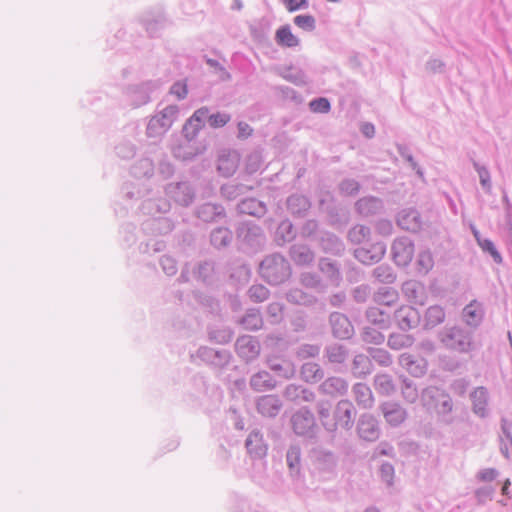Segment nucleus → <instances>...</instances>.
I'll return each instance as SVG.
<instances>
[{"instance_id":"nucleus-1","label":"nucleus","mask_w":512,"mask_h":512,"mask_svg":"<svg viewBox=\"0 0 512 512\" xmlns=\"http://www.w3.org/2000/svg\"><path fill=\"white\" fill-rule=\"evenodd\" d=\"M259 277L270 286L285 284L292 276L290 261L280 252L265 255L257 267Z\"/></svg>"},{"instance_id":"nucleus-2","label":"nucleus","mask_w":512,"mask_h":512,"mask_svg":"<svg viewBox=\"0 0 512 512\" xmlns=\"http://www.w3.org/2000/svg\"><path fill=\"white\" fill-rule=\"evenodd\" d=\"M237 249L248 256L264 250L266 235L261 226L254 221L246 220L237 224L235 229Z\"/></svg>"},{"instance_id":"nucleus-3","label":"nucleus","mask_w":512,"mask_h":512,"mask_svg":"<svg viewBox=\"0 0 512 512\" xmlns=\"http://www.w3.org/2000/svg\"><path fill=\"white\" fill-rule=\"evenodd\" d=\"M475 333L461 325L445 326L437 333V339L447 349L469 353L476 348Z\"/></svg>"},{"instance_id":"nucleus-4","label":"nucleus","mask_w":512,"mask_h":512,"mask_svg":"<svg viewBox=\"0 0 512 512\" xmlns=\"http://www.w3.org/2000/svg\"><path fill=\"white\" fill-rule=\"evenodd\" d=\"M293 433L304 441L314 444L319 439L320 427L308 406H302L290 418Z\"/></svg>"},{"instance_id":"nucleus-5","label":"nucleus","mask_w":512,"mask_h":512,"mask_svg":"<svg viewBox=\"0 0 512 512\" xmlns=\"http://www.w3.org/2000/svg\"><path fill=\"white\" fill-rule=\"evenodd\" d=\"M318 208L321 213L325 214L327 225L336 230L344 229L350 222L349 209L338 202L330 192L319 198Z\"/></svg>"},{"instance_id":"nucleus-6","label":"nucleus","mask_w":512,"mask_h":512,"mask_svg":"<svg viewBox=\"0 0 512 512\" xmlns=\"http://www.w3.org/2000/svg\"><path fill=\"white\" fill-rule=\"evenodd\" d=\"M421 402L427 410H435L438 415H447L453 408L450 395L445 390L436 386H429L423 389Z\"/></svg>"},{"instance_id":"nucleus-7","label":"nucleus","mask_w":512,"mask_h":512,"mask_svg":"<svg viewBox=\"0 0 512 512\" xmlns=\"http://www.w3.org/2000/svg\"><path fill=\"white\" fill-rule=\"evenodd\" d=\"M395 222L401 230L411 234H419L429 227L428 220L413 206L400 209L395 215Z\"/></svg>"},{"instance_id":"nucleus-8","label":"nucleus","mask_w":512,"mask_h":512,"mask_svg":"<svg viewBox=\"0 0 512 512\" xmlns=\"http://www.w3.org/2000/svg\"><path fill=\"white\" fill-rule=\"evenodd\" d=\"M415 253V244L408 236H400L394 239L391 245L392 260L398 267H407Z\"/></svg>"},{"instance_id":"nucleus-9","label":"nucleus","mask_w":512,"mask_h":512,"mask_svg":"<svg viewBox=\"0 0 512 512\" xmlns=\"http://www.w3.org/2000/svg\"><path fill=\"white\" fill-rule=\"evenodd\" d=\"M165 193L183 207L191 205L196 196L195 189L189 181L169 183L165 186Z\"/></svg>"},{"instance_id":"nucleus-10","label":"nucleus","mask_w":512,"mask_h":512,"mask_svg":"<svg viewBox=\"0 0 512 512\" xmlns=\"http://www.w3.org/2000/svg\"><path fill=\"white\" fill-rule=\"evenodd\" d=\"M328 322L331 328V334L338 340H349L354 334V326L350 319L341 312H332L328 317Z\"/></svg>"},{"instance_id":"nucleus-11","label":"nucleus","mask_w":512,"mask_h":512,"mask_svg":"<svg viewBox=\"0 0 512 512\" xmlns=\"http://www.w3.org/2000/svg\"><path fill=\"white\" fill-rule=\"evenodd\" d=\"M394 319L400 330L406 332L418 327L422 316L418 309L410 305H403L394 312Z\"/></svg>"},{"instance_id":"nucleus-12","label":"nucleus","mask_w":512,"mask_h":512,"mask_svg":"<svg viewBox=\"0 0 512 512\" xmlns=\"http://www.w3.org/2000/svg\"><path fill=\"white\" fill-rule=\"evenodd\" d=\"M197 357L210 366L222 369L230 363L232 354L225 349L216 350L211 347L201 346L197 350Z\"/></svg>"},{"instance_id":"nucleus-13","label":"nucleus","mask_w":512,"mask_h":512,"mask_svg":"<svg viewBox=\"0 0 512 512\" xmlns=\"http://www.w3.org/2000/svg\"><path fill=\"white\" fill-rule=\"evenodd\" d=\"M386 244L383 241L372 243L369 247H359L353 251L354 257L364 265H372L383 259L386 253Z\"/></svg>"},{"instance_id":"nucleus-14","label":"nucleus","mask_w":512,"mask_h":512,"mask_svg":"<svg viewBox=\"0 0 512 512\" xmlns=\"http://www.w3.org/2000/svg\"><path fill=\"white\" fill-rule=\"evenodd\" d=\"M194 215L204 223H218L226 218L227 213L222 204L205 202L195 208Z\"/></svg>"},{"instance_id":"nucleus-15","label":"nucleus","mask_w":512,"mask_h":512,"mask_svg":"<svg viewBox=\"0 0 512 512\" xmlns=\"http://www.w3.org/2000/svg\"><path fill=\"white\" fill-rule=\"evenodd\" d=\"M356 409L350 400H340L334 409L335 426H338L345 430H350L355 421Z\"/></svg>"},{"instance_id":"nucleus-16","label":"nucleus","mask_w":512,"mask_h":512,"mask_svg":"<svg viewBox=\"0 0 512 512\" xmlns=\"http://www.w3.org/2000/svg\"><path fill=\"white\" fill-rule=\"evenodd\" d=\"M357 432L359 437L365 441H376L381 434L377 418L369 413L362 414L357 422Z\"/></svg>"},{"instance_id":"nucleus-17","label":"nucleus","mask_w":512,"mask_h":512,"mask_svg":"<svg viewBox=\"0 0 512 512\" xmlns=\"http://www.w3.org/2000/svg\"><path fill=\"white\" fill-rule=\"evenodd\" d=\"M256 410L266 418H276L283 408V402L276 394H267L259 396L256 399Z\"/></svg>"},{"instance_id":"nucleus-18","label":"nucleus","mask_w":512,"mask_h":512,"mask_svg":"<svg viewBox=\"0 0 512 512\" xmlns=\"http://www.w3.org/2000/svg\"><path fill=\"white\" fill-rule=\"evenodd\" d=\"M316 242L326 254L341 256L345 251L344 242L336 234L327 230H321L318 233Z\"/></svg>"},{"instance_id":"nucleus-19","label":"nucleus","mask_w":512,"mask_h":512,"mask_svg":"<svg viewBox=\"0 0 512 512\" xmlns=\"http://www.w3.org/2000/svg\"><path fill=\"white\" fill-rule=\"evenodd\" d=\"M354 208L356 213L360 216L371 217L383 213L385 206L381 198L369 195L359 198L355 202Z\"/></svg>"},{"instance_id":"nucleus-20","label":"nucleus","mask_w":512,"mask_h":512,"mask_svg":"<svg viewBox=\"0 0 512 512\" xmlns=\"http://www.w3.org/2000/svg\"><path fill=\"white\" fill-rule=\"evenodd\" d=\"M311 206L310 198L300 193H292L286 199L287 211L293 218H305Z\"/></svg>"},{"instance_id":"nucleus-21","label":"nucleus","mask_w":512,"mask_h":512,"mask_svg":"<svg viewBox=\"0 0 512 512\" xmlns=\"http://www.w3.org/2000/svg\"><path fill=\"white\" fill-rule=\"evenodd\" d=\"M247 453L253 459H262L267 455L268 445L265 443L263 433L253 429L245 440Z\"/></svg>"},{"instance_id":"nucleus-22","label":"nucleus","mask_w":512,"mask_h":512,"mask_svg":"<svg viewBox=\"0 0 512 512\" xmlns=\"http://www.w3.org/2000/svg\"><path fill=\"white\" fill-rule=\"evenodd\" d=\"M237 211L239 214L249 215L251 217L261 219L268 212L266 202L254 197H248L240 200L237 204Z\"/></svg>"},{"instance_id":"nucleus-23","label":"nucleus","mask_w":512,"mask_h":512,"mask_svg":"<svg viewBox=\"0 0 512 512\" xmlns=\"http://www.w3.org/2000/svg\"><path fill=\"white\" fill-rule=\"evenodd\" d=\"M286 464L290 477L293 480L300 479L302 469V450L299 444L293 443L288 447L286 452Z\"/></svg>"},{"instance_id":"nucleus-24","label":"nucleus","mask_w":512,"mask_h":512,"mask_svg":"<svg viewBox=\"0 0 512 512\" xmlns=\"http://www.w3.org/2000/svg\"><path fill=\"white\" fill-rule=\"evenodd\" d=\"M174 229L173 221L168 217H153L142 224V230L152 235H166Z\"/></svg>"},{"instance_id":"nucleus-25","label":"nucleus","mask_w":512,"mask_h":512,"mask_svg":"<svg viewBox=\"0 0 512 512\" xmlns=\"http://www.w3.org/2000/svg\"><path fill=\"white\" fill-rule=\"evenodd\" d=\"M239 164V155L236 151H223L219 154L217 160V171L223 177L232 176Z\"/></svg>"},{"instance_id":"nucleus-26","label":"nucleus","mask_w":512,"mask_h":512,"mask_svg":"<svg viewBox=\"0 0 512 512\" xmlns=\"http://www.w3.org/2000/svg\"><path fill=\"white\" fill-rule=\"evenodd\" d=\"M380 410L385 420L393 427L399 426L407 417L406 410L396 402H384L380 405Z\"/></svg>"},{"instance_id":"nucleus-27","label":"nucleus","mask_w":512,"mask_h":512,"mask_svg":"<svg viewBox=\"0 0 512 512\" xmlns=\"http://www.w3.org/2000/svg\"><path fill=\"white\" fill-rule=\"evenodd\" d=\"M461 318L462 324L460 325L476 333L480 326V303L477 300H472L463 308Z\"/></svg>"},{"instance_id":"nucleus-28","label":"nucleus","mask_w":512,"mask_h":512,"mask_svg":"<svg viewBox=\"0 0 512 512\" xmlns=\"http://www.w3.org/2000/svg\"><path fill=\"white\" fill-rule=\"evenodd\" d=\"M205 150L204 146H195L192 141L186 140L172 148V154L176 159L183 162H190Z\"/></svg>"},{"instance_id":"nucleus-29","label":"nucleus","mask_w":512,"mask_h":512,"mask_svg":"<svg viewBox=\"0 0 512 512\" xmlns=\"http://www.w3.org/2000/svg\"><path fill=\"white\" fill-rule=\"evenodd\" d=\"M283 395L288 401L294 402L296 404H300L302 402H312L316 397L312 390L305 388L302 385L296 384L287 385Z\"/></svg>"},{"instance_id":"nucleus-30","label":"nucleus","mask_w":512,"mask_h":512,"mask_svg":"<svg viewBox=\"0 0 512 512\" xmlns=\"http://www.w3.org/2000/svg\"><path fill=\"white\" fill-rule=\"evenodd\" d=\"M238 355L241 358H253L260 352V344L254 337L245 335L240 336L235 343Z\"/></svg>"},{"instance_id":"nucleus-31","label":"nucleus","mask_w":512,"mask_h":512,"mask_svg":"<svg viewBox=\"0 0 512 512\" xmlns=\"http://www.w3.org/2000/svg\"><path fill=\"white\" fill-rule=\"evenodd\" d=\"M400 364L413 377H421L427 371V362L424 358L410 354H403L400 357Z\"/></svg>"},{"instance_id":"nucleus-32","label":"nucleus","mask_w":512,"mask_h":512,"mask_svg":"<svg viewBox=\"0 0 512 512\" xmlns=\"http://www.w3.org/2000/svg\"><path fill=\"white\" fill-rule=\"evenodd\" d=\"M296 230L293 223L288 219H283L277 226L274 233V242L277 246L282 247L292 242L296 238Z\"/></svg>"},{"instance_id":"nucleus-33","label":"nucleus","mask_w":512,"mask_h":512,"mask_svg":"<svg viewBox=\"0 0 512 512\" xmlns=\"http://www.w3.org/2000/svg\"><path fill=\"white\" fill-rule=\"evenodd\" d=\"M289 256L297 266H308L315 258L312 249L305 244H293L289 249Z\"/></svg>"},{"instance_id":"nucleus-34","label":"nucleus","mask_w":512,"mask_h":512,"mask_svg":"<svg viewBox=\"0 0 512 512\" xmlns=\"http://www.w3.org/2000/svg\"><path fill=\"white\" fill-rule=\"evenodd\" d=\"M332 404L328 400H320L316 403V411L321 425L327 432H335V417L331 416Z\"/></svg>"},{"instance_id":"nucleus-35","label":"nucleus","mask_w":512,"mask_h":512,"mask_svg":"<svg viewBox=\"0 0 512 512\" xmlns=\"http://www.w3.org/2000/svg\"><path fill=\"white\" fill-rule=\"evenodd\" d=\"M349 356L348 348L340 343H331L325 346L323 357L330 364H343Z\"/></svg>"},{"instance_id":"nucleus-36","label":"nucleus","mask_w":512,"mask_h":512,"mask_svg":"<svg viewBox=\"0 0 512 512\" xmlns=\"http://www.w3.org/2000/svg\"><path fill=\"white\" fill-rule=\"evenodd\" d=\"M210 244L217 250H222L229 247L233 240V232L224 226L214 228L210 232Z\"/></svg>"},{"instance_id":"nucleus-37","label":"nucleus","mask_w":512,"mask_h":512,"mask_svg":"<svg viewBox=\"0 0 512 512\" xmlns=\"http://www.w3.org/2000/svg\"><path fill=\"white\" fill-rule=\"evenodd\" d=\"M374 366L369 356L357 354L352 360L351 373L355 378L365 379L372 373Z\"/></svg>"},{"instance_id":"nucleus-38","label":"nucleus","mask_w":512,"mask_h":512,"mask_svg":"<svg viewBox=\"0 0 512 512\" xmlns=\"http://www.w3.org/2000/svg\"><path fill=\"white\" fill-rule=\"evenodd\" d=\"M446 312L440 305H432L425 311L423 319V329L431 330L445 321Z\"/></svg>"},{"instance_id":"nucleus-39","label":"nucleus","mask_w":512,"mask_h":512,"mask_svg":"<svg viewBox=\"0 0 512 512\" xmlns=\"http://www.w3.org/2000/svg\"><path fill=\"white\" fill-rule=\"evenodd\" d=\"M318 269L333 283L338 284L342 280L340 265L335 260L327 257H321L318 261Z\"/></svg>"},{"instance_id":"nucleus-40","label":"nucleus","mask_w":512,"mask_h":512,"mask_svg":"<svg viewBox=\"0 0 512 512\" xmlns=\"http://www.w3.org/2000/svg\"><path fill=\"white\" fill-rule=\"evenodd\" d=\"M320 390L328 395H345L348 391V382L337 376L329 377L320 385Z\"/></svg>"},{"instance_id":"nucleus-41","label":"nucleus","mask_w":512,"mask_h":512,"mask_svg":"<svg viewBox=\"0 0 512 512\" xmlns=\"http://www.w3.org/2000/svg\"><path fill=\"white\" fill-rule=\"evenodd\" d=\"M276 385L277 381L267 371H259L250 378V387L256 392L272 390Z\"/></svg>"},{"instance_id":"nucleus-42","label":"nucleus","mask_w":512,"mask_h":512,"mask_svg":"<svg viewBox=\"0 0 512 512\" xmlns=\"http://www.w3.org/2000/svg\"><path fill=\"white\" fill-rule=\"evenodd\" d=\"M285 299L287 302L294 305H301L306 307H311L317 303V297L304 292L299 288H291L285 294Z\"/></svg>"},{"instance_id":"nucleus-43","label":"nucleus","mask_w":512,"mask_h":512,"mask_svg":"<svg viewBox=\"0 0 512 512\" xmlns=\"http://www.w3.org/2000/svg\"><path fill=\"white\" fill-rule=\"evenodd\" d=\"M215 264L213 261L199 262L193 269V275L197 281L205 285H211L214 281Z\"/></svg>"},{"instance_id":"nucleus-44","label":"nucleus","mask_w":512,"mask_h":512,"mask_svg":"<svg viewBox=\"0 0 512 512\" xmlns=\"http://www.w3.org/2000/svg\"><path fill=\"white\" fill-rule=\"evenodd\" d=\"M511 482L508 478L498 480L497 482H484L482 483V501L492 500L497 489H500L501 495H509V487Z\"/></svg>"},{"instance_id":"nucleus-45","label":"nucleus","mask_w":512,"mask_h":512,"mask_svg":"<svg viewBox=\"0 0 512 512\" xmlns=\"http://www.w3.org/2000/svg\"><path fill=\"white\" fill-rule=\"evenodd\" d=\"M251 274L252 270L250 264L245 262L234 264L230 268L229 280L236 285L243 286L248 283L251 278Z\"/></svg>"},{"instance_id":"nucleus-46","label":"nucleus","mask_w":512,"mask_h":512,"mask_svg":"<svg viewBox=\"0 0 512 512\" xmlns=\"http://www.w3.org/2000/svg\"><path fill=\"white\" fill-rule=\"evenodd\" d=\"M500 451L506 458H510V448L512 449V421L506 418L501 419Z\"/></svg>"},{"instance_id":"nucleus-47","label":"nucleus","mask_w":512,"mask_h":512,"mask_svg":"<svg viewBox=\"0 0 512 512\" xmlns=\"http://www.w3.org/2000/svg\"><path fill=\"white\" fill-rule=\"evenodd\" d=\"M275 41L279 46L285 48L296 47L300 43V40L292 33L291 27L288 24L282 25L276 30Z\"/></svg>"},{"instance_id":"nucleus-48","label":"nucleus","mask_w":512,"mask_h":512,"mask_svg":"<svg viewBox=\"0 0 512 512\" xmlns=\"http://www.w3.org/2000/svg\"><path fill=\"white\" fill-rule=\"evenodd\" d=\"M366 319L378 329H388L391 324L390 316L378 307H369L365 313Z\"/></svg>"},{"instance_id":"nucleus-49","label":"nucleus","mask_w":512,"mask_h":512,"mask_svg":"<svg viewBox=\"0 0 512 512\" xmlns=\"http://www.w3.org/2000/svg\"><path fill=\"white\" fill-rule=\"evenodd\" d=\"M238 323L247 330L257 331L262 327L263 319L258 308H250L238 320Z\"/></svg>"},{"instance_id":"nucleus-50","label":"nucleus","mask_w":512,"mask_h":512,"mask_svg":"<svg viewBox=\"0 0 512 512\" xmlns=\"http://www.w3.org/2000/svg\"><path fill=\"white\" fill-rule=\"evenodd\" d=\"M399 299L398 291L393 287H380L373 295V300L378 305L392 306Z\"/></svg>"},{"instance_id":"nucleus-51","label":"nucleus","mask_w":512,"mask_h":512,"mask_svg":"<svg viewBox=\"0 0 512 512\" xmlns=\"http://www.w3.org/2000/svg\"><path fill=\"white\" fill-rule=\"evenodd\" d=\"M324 370L318 363L306 362L301 367V376L307 383H317L324 378Z\"/></svg>"},{"instance_id":"nucleus-52","label":"nucleus","mask_w":512,"mask_h":512,"mask_svg":"<svg viewBox=\"0 0 512 512\" xmlns=\"http://www.w3.org/2000/svg\"><path fill=\"white\" fill-rule=\"evenodd\" d=\"M371 233L370 227L356 224L348 230L347 240L353 245H360L370 240Z\"/></svg>"},{"instance_id":"nucleus-53","label":"nucleus","mask_w":512,"mask_h":512,"mask_svg":"<svg viewBox=\"0 0 512 512\" xmlns=\"http://www.w3.org/2000/svg\"><path fill=\"white\" fill-rule=\"evenodd\" d=\"M130 173L135 178H150L154 174V164L150 158H141L130 168Z\"/></svg>"},{"instance_id":"nucleus-54","label":"nucleus","mask_w":512,"mask_h":512,"mask_svg":"<svg viewBox=\"0 0 512 512\" xmlns=\"http://www.w3.org/2000/svg\"><path fill=\"white\" fill-rule=\"evenodd\" d=\"M250 189L251 187L243 183L230 182L227 184H223L220 187V194L224 199L232 201L238 198L239 196L244 195Z\"/></svg>"},{"instance_id":"nucleus-55","label":"nucleus","mask_w":512,"mask_h":512,"mask_svg":"<svg viewBox=\"0 0 512 512\" xmlns=\"http://www.w3.org/2000/svg\"><path fill=\"white\" fill-rule=\"evenodd\" d=\"M279 75L285 80L297 85L301 86L307 83V77L305 73L294 66H286L279 69Z\"/></svg>"},{"instance_id":"nucleus-56","label":"nucleus","mask_w":512,"mask_h":512,"mask_svg":"<svg viewBox=\"0 0 512 512\" xmlns=\"http://www.w3.org/2000/svg\"><path fill=\"white\" fill-rule=\"evenodd\" d=\"M315 461L325 471H331L337 464V458L333 452L325 449L315 451Z\"/></svg>"},{"instance_id":"nucleus-57","label":"nucleus","mask_w":512,"mask_h":512,"mask_svg":"<svg viewBox=\"0 0 512 512\" xmlns=\"http://www.w3.org/2000/svg\"><path fill=\"white\" fill-rule=\"evenodd\" d=\"M234 331L230 327H221L208 330V338L211 342L225 345L232 341Z\"/></svg>"},{"instance_id":"nucleus-58","label":"nucleus","mask_w":512,"mask_h":512,"mask_svg":"<svg viewBox=\"0 0 512 512\" xmlns=\"http://www.w3.org/2000/svg\"><path fill=\"white\" fill-rule=\"evenodd\" d=\"M353 393L359 405L364 408L370 407L373 402L371 389L364 383H356L353 386Z\"/></svg>"},{"instance_id":"nucleus-59","label":"nucleus","mask_w":512,"mask_h":512,"mask_svg":"<svg viewBox=\"0 0 512 512\" xmlns=\"http://www.w3.org/2000/svg\"><path fill=\"white\" fill-rule=\"evenodd\" d=\"M414 337L404 333H392L388 337V346L394 350H400L412 346Z\"/></svg>"},{"instance_id":"nucleus-60","label":"nucleus","mask_w":512,"mask_h":512,"mask_svg":"<svg viewBox=\"0 0 512 512\" xmlns=\"http://www.w3.org/2000/svg\"><path fill=\"white\" fill-rule=\"evenodd\" d=\"M169 129L168 124L161 121L158 115L153 116L146 128V134L149 138H159Z\"/></svg>"},{"instance_id":"nucleus-61","label":"nucleus","mask_w":512,"mask_h":512,"mask_svg":"<svg viewBox=\"0 0 512 512\" xmlns=\"http://www.w3.org/2000/svg\"><path fill=\"white\" fill-rule=\"evenodd\" d=\"M373 277L384 284H392L396 280L393 268L388 264H381L373 270Z\"/></svg>"},{"instance_id":"nucleus-62","label":"nucleus","mask_w":512,"mask_h":512,"mask_svg":"<svg viewBox=\"0 0 512 512\" xmlns=\"http://www.w3.org/2000/svg\"><path fill=\"white\" fill-rule=\"evenodd\" d=\"M161 82L159 80H149L141 84L133 85L130 92L140 96H149L152 93H159Z\"/></svg>"},{"instance_id":"nucleus-63","label":"nucleus","mask_w":512,"mask_h":512,"mask_svg":"<svg viewBox=\"0 0 512 512\" xmlns=\"http://www.w3.org/2000/svg\"><path fill=\"white\" fill-rule=\"evenodd\" d=\"M434 266V260L429 250L420 251L417 260L416 268L418 273L426 275Z\"/></svg>"},{"instance_id":"nucleus-64","label":"nucleus","mask_w":512,"mask_h":512,"mask_svg":"<svg viewBox=\"0 0 512 512\" xmlns=\"http://www.w3.org/2000/svg\"><path fill=\"white\" fill-rule=\"evenodd\" d=\"M367 353H368L367 356L370 357L371 361L374 360L380 366L387 367V366L391 365V363H392V358H391L390 353L383 348L369 347V348H367Z\"/></svg>"}]
</instances>
